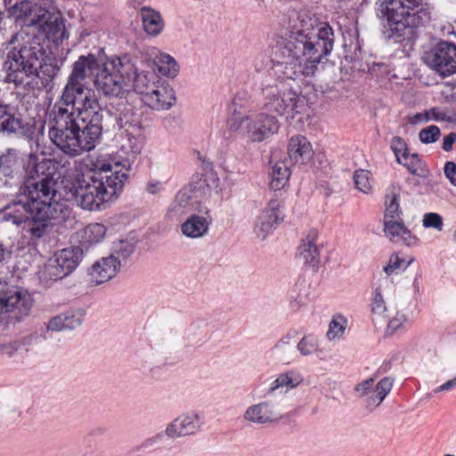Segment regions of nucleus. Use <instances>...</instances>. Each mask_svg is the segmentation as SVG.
Listing matches in <instances>:
<instances>
[{"mask_svg": "<svg viewBox=\"0 0 456 456\" xmlns=\"http://www.w3.org/2000/svg\"><path fill=\"white\" fill-rule=\"evenodd\" d=\"M409 265L410 262H406L397 254H394L390 256L387 265L384 266L383 270L387 275L397 274L403 272Z\"/></svg>", "mask_w": 456, "mask_h": 456, "instance_id": "nucleus-42", "label": "nucleus"}, {"mask_svg": "<svg viewBox=\"0 0 456 456\" xmlns=\"http://www.w3.org/2000/svg\"><path fill=\"white\" fill-rule=\"evenodd\" d=\"M422 225L425 228H432L438 232H441L444 227L443 218L437 213H426L422 218Z\"/></svg>", "mask_w": 456, "mask_h": 456, "instance_id": "nucleus-43", "label": "nucleus"}, {"mask_svg": "<svg viewBox=\"0 0 456 456\" xmlns=\"http://www.w3.org/2000/svg\"><path fill=\"white\" fill-rule=\"evenodd\" d=\"M347 327V319L341 314L332 316L326 332V338L330 342L340 341L345 335Z\"/></svg>", "mask_w": 456, "mask_h": 456, "instance_id": "nucleus-35", "label": "nucleus"}, {"mask_svg": "<svg viewBox=\"0 0 456 456\" xmlns=\"http://www.w3.org/2000/svg\"><path fill=\"white\" fill-rule=\"evenodd\" d=\"M83 314L80 312H67L53 317L47 323V329L52 331L74 330L81 325Z\"/></svg>", "mask_w": 456, "mask_h": 456, "instance_id": "nucleus-29", "label": "nucleus"}, {"mask_svg": "<svg viewBox=\"0 0 456 456\" xmlns=\"http://www.w3.org/2000/svg\"><path fill=\"white\" fill-rule=\"evenodd\" d=\"M440 135V129L436 126H429L422 130L419 134V138L423 143H432L438 140Z\"/></svg>", "mask_w": 456, "mask_h": 456, "instance_id": "nucleus-44", "label": "nucleus"}, {"mask_svg": "<svg viewBox=\"0 0 456 456\" xmlns=\"http://www.w3.org/2000/svg\"><path fill=\"white\" fill-rule=\"evenodd\" d=\"M399 200L400 189L395 186L390 187L386 194L384 220L401 218Z\"/></svg>", "mask_w": 456, "mask_h": 456, "instance_id": "nucleus-33", "label": "nucleus"}, {"mask_svg": "<svg viewBox=\"0 0 456 456\" xmlns=\"http://www.w3.org/2000/svg\"><path fill=\"white\" fill-rule=\"evenodd\" d=\"M454 142H456V133L452 132L444 137L443 150L445 151H450L452 149Z\"/></svg>", "mask_w": 456, "mask_h": 456, "instance_id": "nucleus-50", "label": "nucleus"}, {"mask_svg": "<svg viewBox=\"0 0 456 456\" xmlns=\"http://www.w3.org/2000/svg\"><path fill=\"white\" fill-rule=\"evenodd\" d=\"M119 167H131L128 159H121L116 155L102 153L94 156H87L86 158L75 163L72 175L67 181L66 189L73 198L77 194L82 181L86 183H94L99 177L106 173L111 172L114 168Z\"/></svg>", "mask_w": 456, "mask_h": 456, "instance_id": "nucleus-9", "label": "nucleus"}, {"mask_svg": "<svg viewBox=\"0 0 456 456\" xmlns=\"http://www.w3.org/2000/svg\"><path fill=\"white\" fill-rule=\"evenodd\" d=\"M429 121L456 123V111L449 108L434 107L423 113H417L411 119L412 124Z\"/></svg>", "mask_w": 456, "mask_h": 456, "instance_id": "nucleus-26", "label": "nucleus"}, {"mask_svg": "<svg viewBox=\"0 0 456 456\" xmlns=\"http://www.w3.org/2000/svg\"><path fill=\"white\" fill-rule=\"evenodd\" d=\"M270 186L277 191L282 189L287 183L290 170L284 162H277L272 167Z\"/></svg>", "mask_w": 456, "mask_h": 456, "instance_id": "nucleus-36", "label": "nucleus"}, {"mask_svg": "<svg viewBox=\"0 0 456 456\" xmlns=\"http://www.w3.org/2000/svg\"><path fill=\"white\" fill-rule=\"evenodd\" d=\"M444 172L451 183L456 186V164L452 161L446 162L444 167Z\"/></svg>", "mask_w": 456, "mask_h": 456, "instance_id": "nucleus-49", "label": "nucleus"}, {"mask_svg": "<svg viewBox=\"0 0 456 456\" xmlns=\"http://www.w3.org/2000/svg\"><path fill=\"white\" fill-rule=\"evenodd\" d=\"M303 380V376L297 370H289L282 372L271 382L267 389V395H275L276 393H288L289 390L299 386Z\"/></svg>", "mask_w": 456, "mask_h": 456, "instance_id": "nucleus-24", "label": "nucleus"}, {"mask_svg": "<svg viewBox=\"0 0 456 456\" xmlns=\"http://www.w3.org/2000/svg\"><path fill=\"white\" fill-rule=\"evenodd\" d=\"M288 159L291 165L308 163L314 157V150L309 140L301 134H296L288 142Z\"/></svg>", "mask_w": 456, "mask_h": 456, "instance_id": "nucleus-21", "label": "nucleus"}, {"mask_svg": "<svg viewBox=\"0 0 456 456\" xmlns=\"http://www.w3.org/2000/svg\"><path fill=\"white\" fill-rule=\"evenodd\" d=\"M130 167H119L106 173L94 183H81L77 194L71 198L83 209L99 210L101 206L119 193L128 177Z\"/></svg>", "mask_w": 456, "mask_h": 456, "instance_id": "nucleus-8", "label": "nucleus"}, {"mask_svg": "<svg viewBox=\"0 0 456 456\" xmlns=\"http://www.w3.org/2000/svg\"><path fill=\"white\" fill-rule=\"evenodd\" d=\"M397 162L403 165L411 174L419 176L424 175L425 165L418 154L409 152Z\"/></svg>", "mask_w": 456, "mask_h": 456, "instance_id": "nucleus-39", "label": "nucleus"}, {"mask_svg": "<svg viewBox=\"0 0 456 456\" xmlns=\"http://www.w3.org/2000/svg\"><path fill=\"white\" fill-rule=\"evenodd\" d=\"M140 14L143 29L147 35L157 37L162 32L164 21L159 12L150 7H142Z\"/></svg>", "mask_w": 456, "mask_h": 456, "instance_id": "nucleus-31", "label": "nucleus"}, {"mask_svg": "<svg viewBox=\"0 0 456 456\" xmlns=\"http://www.w3.org/2000/svg\"><path fill=\"white\" fill-rule=\"evenodd\" d=\"M162 184L159 181H151L146 187V191L151 194H158L162 191Z\"/></svg>", "mask_w": 456, "mask_h": 456, "instance_id": "nucleus-53", "label": "nucleus"}, {"mask_svg": "<svg viewBox=\"0 0 456 456\" xmlns=\"http://www.w3.org/2000/svg\"><path fill=\"white\" fill-rule=\"evenodd\" d=\"M244 422L256 426H268L279 422L281 415L268 401L250 404L242 414Z\"/></svg>", "mask_w": 456, "mask_h": 456, "instance_id": "nucleus-17", "label": "nucleus"}, {"mask_svg": "<svg viewBox=\"0 0 456 456\" xmlns=\"http://www.w3.org/2000/svg\"><path fill=\"white\" fill-rule=\"evenodd\" d=\"M374 387V379L369 378L358 383L354 387V391L359 396H369Z\"/></svg>", "mask_w": 456, "mask_h": 456, "instance_id": "nucleus-46", "label": "nucleus"}, {"mask_svg": "<svg viewBox=\"0 0 456 456\" xmlns=\"http://www.w3.org/2000/svg\"><path fill=\"white\" fill-rule=\"evenodd\" d=\"M114 129L118 132L115 135L119 151L125 155L121 159L134 160L142 151L145 136L141 120L134 108L128 104H120L114 110H108Z\"/></svg>", "mask_w": 456, "mask_h": 456, "instance_id": "nucleus-7", "label": "nucleus"}, {"mask_svg": "<svg viewBox=\"0 0 456 456\" xmlns=\"http://www.w3.org/2000/svg\"><path fill=\"white\" fill-rule=\"evenodd\" d=\"M120 268L121 260L114 255H109L94 261L87 270V276L93 285L98 286L115 278Z\"/></svg>", "mask_w": 456, "mask_h": 456, "instance_id": "nucleus-14", "label": "nucleus"}, {"mask_svg": "<svg viewBox=\"0 0 456 456\" xmlns=\"http://www.w3.org/2000/svg\"><path fill=\"white\" fill-rule=\"evenodd\" d=\"M159 439V436H156V437H152V438H150L148 440L145 441V445L146 446H149V445H151L153 444L155 442H157Z\"/></svg>", "mask_w": 456, "mask_h": 456, "instance_id": "nucleus-54", "label": "nucleus"}, {"mask_svg": "<svg viewBox=\"0 0 456 456\" xmlns=\"http://www.w3.org/2000/svg\"><path fill=\"white\" fill-rule=\"evenodd\" d=\"M355 188L364 193L370 194L373 191L374 180L370 171L358 169L354 174Z\"/></svg>", "mask_w": 456, "mask_h": 456, "instance_id": "nucleus-37", "label": "nucleus"}, {"mask_svg": "<svg viewBox=\"0 0 456 456\" xmlns=\"http://www.w3.org/2000/svg\"><path fill=\"white\" fill-rule=\"evenodd\" d=\"M83 258L84 251L78 246L59 250L45 265V275L53 281L62 279L75 271Z\"/></svg>", "mask_w": 456, "mask_h": 456, "instance_id": "nucleus-12", "label": "nucleus"}, {"mask_svg": "<svg viewBox=\"0 0 456 456\" xmlns=\"http://www.w3.org/2000/svg\"><path fill=\"white\" fill-rule=\"evenodd\" d=\"M393 384L394 380L388 377L383 378L376 384L374 383V387L367 398L368 407H378L390 393Z\"/></svg>", "mask_w": 456, "mask_h": 456, "instance_id": "nucleus-32", "label": "nucleus"}, {"mask_svg": "<svg viewBox=\"0 0 456 456\" xmlns=\"http://www.w3.org/2000/svg\"><path fill=\"white\" fill-rule=\"evenodd\" d=\"M371 318L375 325L384 326L387 318L393 314L395 307L388 304L383 295L381 287L375 289L373 298L370 303Z\"/></svg>", "mask_w": 456, "mask_h": 456, "instance_id": "nucleus-23", "label": "nucleus"}, {"mask_svg": "<svg viewBox=\"0 0 456 456\" xmlns=\"http://www.w3.org/2000/svg\"><path fill=\"white\" fill-rule=\"evenodd\" d=\"M57 161L30 154L25 164L26 181L21 187L28 200L13 201L0 212V219L15 225L24 224L34 239L44 237L52 219L59 217L61 205L57 194Z\"/></svg>", "mask_w": 456, "mask_h": 456, "instance_id": "nucleus-4", "label": "nucleus"}, {"mask_svg": "<svg viewBox=\"0 0 456 456\" xmlns=\"http://www.w3.org/2000/svg\"><path fill=\"white\" fill-rule=\"evenodd\" d=\"M107 228L99 223L86 225L77 232L78 241L82 247L88 249L102 242L105 238Z\"/></svg>", "mask_w": 456, "mask_h": 456, "instance_id": "nucleus-28", "label": "nucleus"}, {"mask_svg": "<svg viewBox=\"0 0 456 456\" xmlns=\"http://www.w3.org/2000/svg\"><path fill=\"white\" fill-rule=\"evenodd\" d=\"M334 45V32L308 12H300L290 20L289 37L281 54L286 79L279 78L262 88L263 110L292 120L305 114L307 99L295 91L288 80L314 76Z\"/></svg>", "mask_w": 456, "mask_h": 456, "instance_id": "nucleus-1", "label": "nucleus"}, {"mask_svg": "<svg viewBox=\"0 0 456 456\" xmlns=\"http://www.w3.org/2000/svg\"><path fill=\"white\" fill-rule=\"evenodd\" d=\"M38 337L37 335L36 334H29L28 336H25L23 337L22 338L17 340L19 343H20V348L22 346H32L34 345L37 340Z\"/></svg>", "mask_w": 456, "mask_h": 456, "instance_id": "nucleus-52", "label": "nucleus"}, {"mask_svg": "<svg viewBox=\"0 0 456 456\" xmlns=\"http://www.w3.org/2000/svg\"><path fill=\"white\" fill-rule=\"evenodd\" d=\"M34 300L29 292L18 286L0 291V322L20 321L28 316Z\"/></svg>", "mask_w": 456, "mask_h": 456, "instance_id": "nucleus-11", "label": "nucleus"}, {"mask_svg": "<svg viewBox=\"0 0 456 456\" xmlns=\"http://www.w3.org/2000/svg\"><path fill=\"white\" fill-rule=\"evenodd\" d=\"M94 54L80 56L73 64L60 99L49 114V137L69 157L93 151L102 134V110L95 94L83 81L94 77L102 60Z\"/></svg>", "mask_w": 456, "mask_h": 456, "instance_id": "nucleus-2", "label": "nucleus"}, {"mask_svg": "<svg viewBox=\"0 0 456 456\" xmlns=\"http://www.w3.org/2000/svg\"><path fill=\"white\" fill-rule=\"evenodd\" d=\"M282 203L272 199L258 216L254 231L257 237L265 239L283 220Z\"/></svg>", "mask_w": 456, "mask_h": 456, "instance_id": "nucleus-16", "label": "nucleus"}, {"mask_svg": "<svg viewBox=\"0 0 456 456\" xmlns=\"http://www.w3.org/2000/svg\"><path fill=\"white\" fill-rule=\"evenodd\" d=\"M407 321V315L395 308L384 325L386 326V333L391 335L395 331L404 329Z\"/></svg>", "mask_w": 456, "mask_h": 456, "instance_id": "nucleus-40", "label": "nucleus"}, {"mask_svg": "<svg viewBox=\"0 0 456 456\" xmlns=\"http://www.w3.org/2000/svg\"><path fill=\"white\" fill-rule=\"evenodd\" d=\"M228 126L232 130H240L243 137L251 142H261L280 129L277 118L268 112L234 117L228 120Z\"/></svg>", "mask_w": 456, "mask_h": 456, "instance_id": "nucleus-10", "label": "nucleus"}, {"mask_svg": "<svg viewBox=\"0 0 456 456\" xmlns=\"http://www.w3.org/2000/svg\"><path fill=\"white\" fill-rule=\"evenodd\" d=\"M296 348L301 356L317 355L321 351L320 338L314 333L305 334L297 342Z\"/></svg>", "mask_w": 456, "mask_h": 456, "instance_id": "nucleus-34", "label": "nucleus"}, {"mask_svg": "<svg viewBox=\"0 0 456 456\" xmlns=\"http://www.w3.org/2000/svg\"><path fill=\"white\" fill-rule=\"evenodd\" d=\"M4 256V248L3 246L0 244V261L3 259Z\"/></svg>", "mask_w": 456, "mask_h": 456, "instance_id": "nucleus-55", "label": "nucleus"}, {"mask_svg": "<svg viewBox=\"0 0 456 456\" xmlns=\"http://www.w3.org/2000/svg\"><path fill=\"white\" fill-rule=\"evenodd\" d=\"M391 149L395 155L396 160L399 161L404 157L407 153H409L407 145L405 142L398 136L394 137L391 140L390 143Z\"/></svg>", "mask_w": 456, "mask_h": 456, "instance_id": "nucleus-45", "label": "nucleus"}, {"mask_svg": "<svg viewBox=\"0 0 456 456\" xmlns=\"http://www.w3.org/2000/svg\"><path fill=\"white\" fill-rule=\"evenodd\" d=\"M212 222L210 210L205 207V211H197L188 216L181 224L180 231L186 238L200 239L208 234Z\"/></svg>", "mask_w": 456, "mask_h": 456, "instance_id": "nucleus-19", "label": "nucleus"}, {"mask_svg": "<svg viewBox=\"0 0 456 456\" xmlns=\"http://www.w3.org/2000/svg\"><path fill=\"white\" fill-rule=\"evenodd\" d=\"M425 62L444 77L456 73V45L440 42L426 53Z\"/></svg>", "mask_w": 456, "mask_h": 456, "instance_id": "nucleus-13", "label": "nucleus"}, {"mask_svg": "<svg viewBox=\"0 0 456 456\" xmlns=\"http://www.w3.org/2000/svg\"><path fill=\"white\" fill-rule=\"evenodd\" d=\"M162 79L151 72L137 73L134 66V73L132 76L133 90L145 98Z\"/></svg>", "mask_w": 456, "mask_h": 456, "instance_id": "nucleus-30", "label": "nucleus"}, {"mask_svg": "<svg viewBox=\"0 0 456 456\" xmlns=\"http://www.w3.org/2000/svg\"><path fill=\"white\" fill-rule=\"evenodd\" d=\"M134 251V245L127 240H120L114 243L112 253L121 262L126 260Z\"/></svg>", "mask_w": 456, "mask_h": 456, "instance_id": "nucleus-41", "label": "nucleus"}, {"mask_svg": "<svg viewBox=\"0 0 456 456\" xmlns=\"http://www.w3.org/2000/svg\"><path fill=\"white\" fill-rule=\"evenodd\" d=\"M292 338L291 334H286L274 345L273 351L284 353L288 348H290Z\"/></svg>", "mask_w": 456, "mask_h": 456, "instance_id": "nucleus-48", "label": "nucleus"}, {"mask_svg": "<svg viewBox=\"0 0 456 456\" xmlns=\"http://www.w3.org/2000/svg\"><path fill=\"white\" fill-rule=\"evenodd\" d=\"M142 102L151 109L155 110H166L170 109L176 102L174 88L166 81H159L154 89L145 97Z\"/></svg>", "mask_w": 456, "mask_h": 456, "instance_id": "nucleus-20", "label": "nucleus"}, {"mask_svg": "<svg viewBox=\"0 0 456 456\" xmlns=\"http://www.w3.org/2000/svg\"><path fill=\"white\" fill-rule=\"evenodd\" d=\"M456 387V377L444 382L435 389V393H440L444 391L452 390Z\"/></svg>", "mask_w": 456, "mask_h": 456, "instance_id": "nucleus-51", "label": "nucleus"}, {"mask_svg": "<svg viewBox=\"0 0 456 456\" xmlns=\"http://www.w3.org/2000/svg\"><path fill=\"white\" fill-rule=\"evenodd\" d=\"M203 424L204 421L200 413H183L167 424L165 429V434L170 438L193 436L200 431Z\"/></svg>", "mask_w": 456, "mask_h": 456, "instance_id": "nucleus-15", "label": "nucleus"}, {"mask_svg": "<svg viewBox=\"0 0 456 456\" xmlns=\"http://www.w3.org/2000/svg\"><path fill=\"white\" fill-rule=\"evenodd\" d=\"M20 126V119L9 113L6 107L0 105V132L15 133Z\"/></svg>", "mask_w": 456, "mask_h": 456, "instance_id": "nucleus-38", "label": "nucleus"}, {"mask_svg": "<svg viewBox=\"0 0 456 456\" xmlns=\"http://www.w3.org/2000/svg\"><path fill=\"white\" fill-rule=\"evenodd\" d=\"M384 232L390 240L401 241L408 246H411L415 240L411 232L405 227L402 218L384 220Z\"/></svg>", "mask_w": 456, "mask_h": 456, "instance_id": "nucleus-27", "label": "nucleus"}, {"mask_svg": "<svg viewBox=\"0 0 456 456\" xmlns=\"http://www.w3.org/2000/svg\"><path fill=\"white\" fill-rule=\"evenodd\" d=\"M421 0H381V11L386 14L390 37L411 39L416 30L425 27L431 20L428 6L419 7Z\"/></svg>", "mask_w": 456, "mask_h": 456, "instance_id": "nucleus-5", "label": "nucleus"}, {"mask_svg": "<svg viewBox=\"0 0 456 456\" xmlns=\"http://www.w3.org/2000/svg\"><path fill=\"white\" fill-rule=\"evenodd\" d=\"M317 232H310L297 248V257L305 265L315 267L320 263V251L316 246Z\"/></svg>", "mask_w": 456, "mask_h": 456, "instance_id": "nucleus-25", "label": "nucleus"}, {"mask_svg": "<svg viewBox=\"0 0 456 456\" xmlns=\"http://www.w3.org/2000/svg\"><path fill=\"white\" fill-rule=\"evenodd\" d=\"M8 17L16 25L26 28L12 37L5 66L8 78L16 85L27 84V79L36 76L46 86L57 76L59 69L52 63H41L45 56L41 41L55 45L68 38L61 13L32 0H19L7 10Z\"/></svg>", "mask_w": 456, "mask_h": 456, "instance_id": "nucleus-3", "label": "nucleus"}, {"mask_svg": "<svg viewBox=\"0 0 456 456\" xmlns=\"http://www.w3.org/2000/svg\"><path fill=\"white\" fill-rule=\"evenodd\" d=\"M134 73V63L130 55L106 56L94 73V85L105 96L122 98L133 90Z\"/></svg>", "mask_w": 456, "mask_h": 456, "instance_id": "nucleus-6", "label": "nucleus"}, {"mask_svg": "<svg viewBox=\"0 0 456 456\" xmlns=\"http://www.w3.org/2000/svg\"><path fill=\"white\" fill-rule=\"evenodd\" d=\"M20 349V343L17 340L0 344V354L7 357H13Z\"/></svg>", "mask_w": 456, "mask_h": 456, "instance_id": "nucleus-47", "label": "nucleus"}, {"mask_svg": "<svg viewBox=\"0 0 456 456\" xmlns=\"http://www.w3.org/2000/svg\"><path fill=\"white\" fill-rule=\"evenodd\" d=\"M205 207L197 200L192 190L186 187L180 190L175 195L174 201L168 208V216L180 219L197 211H205Z\"/></svg>", "mask_w": 456, "mask_h": 456, "instance_id": "nucleus-18", "label": "nucleus"}, {"mask_svg": "<svg viewBox=\"0 0 456 456\" xmlns=\"http://www.w3.org/2000/svg\"><path fill=\"white\" fill-rule=\"evenodd\" d=\"M453 240L456 241V228H455V231H454V233H453Z\"/></svg>", "mask_w": 456, "mask_h": 456, "instance_id": "nucleus-56", "label": "nucleus"}, {"mask_svg": "<svg viewBox=\"0 0 456 456\" xmlns=\"http://www.w3.org/2000/svg\"><path fill=\"white\" fill-rule=\"evenodd\" d=\"M147 54L152 59L158 71L164 77L175 78L180 71V67L175 59L170 54L161 52L157 47H149Z\"/></svg>", "mask_w": 456, "mask_h": 456, "instance_id": "nucleus-22", "label": "nucleus"}]
</instances>
